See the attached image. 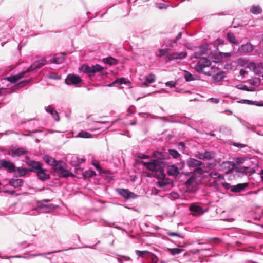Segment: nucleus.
<instances>
[{
	"mask_svg": "<svg viewBox=\"0 0 263 263\" xmlns=\"http://www.w3.org/2000/svg\"><path fill=\"white\" fill-rule=\"evenodd\" d=\"M46 59L42 58L39 60L34 61L25 71H22L17 74L7 77L6 79L12 83H18L20 80L24 77V74L26 72L34 71L37 69L41 68L46 64Z\"/></svg>",
	"mask_w": 263,
	"mask_h": 263,
	"instance_id": "nucleus-1",
	"label": "nucleus"
},
{
	"mask_svg": "<svg viewBox=\"0 0 263 263\" xmlns=\"http://www.w3.org/2000/svg\"><path fill=\"white\" fill-rule=\"evenodd\" d=\"M211 64L212 62L209 59L206 58H201L195 66L194 69L199 73H203L206 76H211L212 74V71H204L203 69L205 68L210 67Z\"/></svg>",
	"mask_w": 263,
	"mask_h": 263,
	"instance_id": "nucleus-2",
	"label": "nucleus"
},
{
	"mask_svg": "<svg viewBox=\"0 0 263 263\" xmlns=\"http://www.w3.org/2000/svg\"><path fill=\"white\" fill-rule=\"evenodd\" d=\"M80 70L84 72L87 73L89 76L91 77L98 72H101L103 70V67L99 64H96L91 66L87 65H83L81 66Z\"/></svg>",
	"mask_w": 263,
	"mask_h": 263,
	"instance_id": "nucleus-3",
	"label": "nucleus"
},
{
	"mask_svg": "<svg viewBox=\"0 0 263 263\" xmlns=\"http://www.w3.org/2000/svg\"><path fill=\"white\" fill-rule=\"evenodd\" d=\"M187 53L186 52H170L167 53L165 57V60L166 62H169L172 60H180L186 58Z\"/></svg>",
	"mask_w": 263,
	"mask_h": 263,
	"instance_id": "nucleus-4",
	"label": "nucleus"
},
{
	"mask_svg": "<svg viewBox=\"0 0 263 263\" xmlns=\"http://www.w3.org/2000/svg\"><path fill=\"white\" fill-rule=\"evenodd\" d=\"M247 67L256 75H259L263 72V64L261 63L256 64L251 62L248 64Z\"/></svg>",
	"mask_w": 263,
	"mask_h": 263,
	"instance_id": "nucleus-5",
	"label": "nucleus"
},
{
	"mask_svg": "<svg viewBox=\"0 0 263 263\" xmlns=\"http://www.w3.org/2000/svg\"><path fill=\"white\" fill-rule=\"evenodd\" d=\"M117 192L122 197L126 199H135L138 196L134 193L130 192L128 189L118 188L116 189Z\"/></svg>",
	"mask_w": 263,
	"mask_h": 263,
	"instance_id": "nucleus-6",
	"label": "nucleus"
},
{
	"mask_svg": "<svg viewBox=\"0 0 263 263\" xmlns=\"http://www.w3.org/2000/svg\"><path fill=\"white\" fill-rule=\"evenodd\" d=\"M195 157L201 160H211L215 157V153L213 151H205L204 153L198 152Z\"/></svg>",
	"mask_w": 263,
	"mask_h": 263,
	"instance_id": "nucleus-7",
	"label": "nucleus"
},
{
	"mask_svg": "<svg viewBox=\"0 0 263 263\" xmlns=\"http://www.w3.org/2000/svg\"><path fill=\"white\" fill-rule=\"evenodd\" d=\"M26 163L29 167V169L28 170L30 172H37L42 167H43V164L41 162L34 160H30L27 161Z\"/></svg>",
	"mask_w": 263,
	"mask_h": 263,
	"instance_id": "nucleus-8",
	"label": "nucleus"
},
{
	"mask_svg": "<svg viewBox=\"0 0 263 263\" xmlns=\"http://www.w3.org/2000/svg\"><path fill=\"white\" fill-rule=\"evenodd\" d=\"M220 167L222 170L225 171L226 174H229L233 173L235 167V164L233 162L226 161L221 164Z\"/></svg>",
	"mask_w": 263,
	"mask_h": 263,
	"instance_id": "nucleus-9",
	"label": "nucleus"
},
{
	"mask_svg": "<svg viewBox=\"0 0 263 263\" xmlns=\"http://www.w3.org/2000/svg\"><path fill=\"white\" fill-rule=\"evenodd\" d=\"M82 80L79 76L69 74L65 79L67 85H76L81 82Z\"/></svg>",
	"mask_w": 263,
	"mask_h": 263,
	"instance_id": "nucleus-10",
	"label": "nucleus"
},
{
	"mask_svg": "<svg viewBox=\"0 0 263 263\" xmlns=\"http://www.w3.org/2000/svg\"><path fill=\"white\" fill-rule=\"evenodd\" d=\"M0 165L9 173L13 172L15 169V166L13 163L5 160H1Z\"/></svg>",
	"mask_w": 263,
	"mask_h": 263,
	"instance_id": "nucleus-11",
	"label": "nucleus"
},
{
	"mask_svg": "<svg viewBox=\"0 0 263 263\" xmlns=\"http://www.w3.org/2000/svg\"><path fill=\"white\" fill-rule=\"evenodd\" d=\"M27 151H26L24 148L18 147L11 149L9 155L12 157H20L23 155L27 154Z\"/></svg>",
	"mask_w": 263,
	"mask_h": 263,
	"instance_id": "nucleus-12",
	"label": "nucleus"
},
{
	"mask_svg": "<svg viewBox=\"0 0 263 263\" xmlns=\"http://www.w3.org/2000/svg\"><path fill=\"white\" fill-rule=\"evenodd\" d=\"M254 50L253 45L250 43L241 45L239 48V51L242 53H248L251 52Z\"/></svg>",
	"mask_w": 263,
	"mask_h": 263,
	"instance_id": "nucleus-13",
	"label": "nucleus"
},
{
	"mask_svg": "<svg viewBox=\"0 0 263 263\" xmlns=\"http://www.w3.org/2000/svg\"><path fill=\"white\" fill-rule=\"evenodd\" d=\"M46 170L44 169L42 167L36 172V176L39 179L44 181L50 178V175L47 173Z\"/></svg>",
	"mask_w": 263,
	"mask_h": 263,
	"instance_id": "nucleus-14",
	"label": "nucleus"
},
{
	"mask_svg": "<svg viewBox=\"0 0 263 263\" xmlns=\"http://www.w3.org/2000/svg\"><path fill=\"white\" fill-rule=\"evenodd\" d=\"M143 165L152 172L157 170V168L159 167L157 161L155 160L148 162H143Z\"/></svg>",
	"mask_w": 263,
	"mask_h": 263,
	"instance_id": "nucleus-15",
	"label": "nucleus"
},
{
	"mask_svg": "<svg viewBox=\"0 0 263 263\" xmlns=\"http://www.w3.org/2000/svg\"><path fill=\"white\" fill-rule=\"evenodd\" d=\"M156 77L154 73H150L145 77V81L142 84L143 86H148L150 84H152L156 81Z\"/></svg>",
	"mask_w": 263,
	"mask_h": 263,
	"instance_id": "nucleus-16",
	"label": "nucleus"
},
{
	"mask_svg": "<svg viewBox=\"0 0 263 263\" xmlns=\"http://www.w3.org/2000/svg\"><path fill=\"white\" fill-rule=\"evenodd\" d=\"M190 210L193 212L194 216L199 215L204 213V211L201 206L196 205H191L189 208Z\"/></svg>",
	"mask_w": 263,
	"mask_h": 263,
	"instance_id": "nucleus-17",
	"label": "nucleus"
},
{
	"mask_svg": "<svg viewBox=\"0 0 263 263\" xmlns=\"http://www.w3.org/2000/svg\"><path fill=\"white\" fill-rule=\"evenodd\" d=\"M187 163L189 167H196L197 166H201L203 164L202 162L201 161L192 158H190L188 159Z\"/></svg>",
	"mask_w": 263,
	"mask_h": 263,
	"instance_id": "nucleus-18",
	"label": "nucleus"
},
{
	"mask_svg": "<svg viewBox=\"0 0 263 263\" xmlns=\"http://www.w3.org/2000/svg\"><path fill=\"white\" fill-rule=\"evenodd\" d=\"M45 110L47 112L50 114V115L52 116V118L54 119L55 121H59L60 118L58 112L51 106L49 105L47 107H46Z\"/></svg>",
	"mask_w": 263,
	"mask_h": 263,
	"instance_id": "nucleus-19",
	"label": "nucleus"
},
{
	"mask_svg": "<svg viewBox=\"0 0 263 263\" xmlns=\"http://www.w3.org/2000/svg\"><path fill=\"white\" fill-rule=\"evenodd\" d=\"M248 186V183H239L236 185H232L231 192L234 193H239Z\"/></svg>",
	"mask_w": 263,
	"mask_h": 263,
	"instance_id": "nucleus-20",
	"label": "nucleus"
},
{
	"mask_svg": "<svg viewBox=\"0 0 263 263\" xmlns=\"http://www.w3.org/2000/svg\"><path fill=\"white\" fill-rule=\"evenodd\" d=\"M24 180L22 179H11L9 180V184L15 187H20L22 186Z\"/></svg>",
	"mask_w": 263,
	"mask_h": 263,
	"instance_id": "nucleus-21",
	"label": "nucleus"
},
{
	"mask_svg": "<svg viewBox=\"0 0 263 263\" xmlns=\"http://www.w3.org/2000/svg\"><path fill=\"white\" fill-rule=\"evenodd\" d=\"M66 164L65 162L62 161H56L53 164L52 166V168L54 171H60L66 167Z\"/></svg>",
	"mask_w": 263,
	"mask_h": 263,
	"instance_id": "nucleus-22",
	"label": "nucleus"
},
{
	"mask_svg": "<svg viewBox=\"0 0 263 263\" xmlns=\"http://www.w3.org/2000/svg\"><path fill=\"white\" fill-rule=\"evenodd\" d=\"M167 173L169 175L176 176L179 174V172L177 166L171 165L168 167Z\"/></svg>",
	"mask_w": 263,
	"mask_h": 263,
	"instance_id": "nucleus-23",
	"label": "nucleus"
},
{
	"mask_svg": "<svg viewBox=\"0 0 263 263\" xmlns=\"http://www.w3.org/2000/svg\"><path fill=\"white\" fill-rule=\"evenodd\" d=\"M241 61V59H238L237 62H233L227 63L224 65V69L228 70H235L236 69L237 63H238Z\"/></svg>",
	"mask_w": 263,
	"mask_h": 263,
	"instance_id": "nucleus-24",
	"label": "nucleus"
},
{
	"mask_svg": "<svg viewBox=\"0 0 263 263\" xmlns=\"http://www.w3.org/2000/svg\"><path fill=\"white\" fill-rule=\"evenodd\" d=\"M102 61L104 63L109 65H115L118 63L117 60L111 57L103 58Z\"/></svg>",
	"mask_w": 263,
	"mask_h": 263,
	"instance_id": "nucleus-25",
	"label": "nucleus"
},
{
	"mask_svg": "<svg viewBox=\"0 0 263 263\" xmlns=\"http://www.w3.org/2000/svg\"><path fill=\"white\" fill-rule=\"evenodd\" d=\"M227 37L228 41L235 45L239 44V42L237 41L234 34L232 32H228L227 34Z\"/></svg>",
	"mask_w": 263,
	"mask_h": 263,
	"instance_id": "nucleus-26",
	"label": "nucleus"
},
{
	"mask_svg": "<svg viewBox=\"0 0 263 263\" xmlns=\"http://www.w3.org/2000/svg\"><path fill=\"white\" fill-rule=\"evenodd\" d=\"M154 177L158 180L164 179L165 177H166L164 170L161 168L156 170L155 173Z\"/></svg>",
	"mask_w": 263,
	"mask_h": 263,
	"instance_id": "nucleus-27",
	"label": "nucleus"
},
{
	"mask_svg": "<svg viewBox=\"0 0 263 263\" xmlns=\"http://www.w3.org/2000/svg\"><path fill=\"white\" fill-rule=\"evenodd\" d=\"M59 176L60 177H73V174L68 170H66L65 168L60 171Z\"/></svg>",
	"mask_w": 263,
	"mask_h": 263,
	"instance_id": "nucleus-28",
	"label": "nucleus"
},
{
	"mask_svg": "<svg viewBox=\"0 0 263 263\" xmlns=\"http://www.w3.org/2000/svg\"><path fill=\"white\" fill-rule=\"evenodd\" d=\"M225 77L224 72L221 71L213 76V80L216 82H219L223 80Z\"/></svg>",
	"mask_w": 263,
	"mask_h": 263,
	"instance_id": "nucleus-29",
	"label": "nucleus"
},
{
	"mask_svg": "<svg viewBox=\"0 0 263 263\" xmlns=\"http://www.w3.org/2000/svg\"><path fill=\"white\" fill-rule=\"evenodd\" d=\"M152 156L159 160H163L165 159V154L161 152L155 151L153 152Z\"/></svg>",
	"mask_w": 263,
	"mask_h": 263,
	"instance_id": "nucleus-30",
	"label": "nucleus"
},
{
	"mask_svg": "<svg viewBox=\"0 0 263 263\" xmlns=\"http://www.w3.org/2000/svg\"><path fill=\"white\" fill-rule=\"evenodd\" d=\"M43 160L45 161V162L47 164L52 166L53 165V164L55 162V160L54 158L47 155H45L43 157Z\"/></svg>",
	"mask_w": 263,
	"mask_h": 263,
	"instance_id": "nucleus-31",
	"label": "nucleus"
},
{
	"mask_svg": "<svg viewBox=\"0 0 263 263\" xmlns=\"http://www.w3.org/2000/svg\"><path fill=\"white\" fill-rule=\"evenodd\" d=\"M28 171L29 170L27 168L23 167H19L16 170V172L19 176H25Z\"/></svg>",
	"mask_w": 263,
	"mask_h": 263,
	"instance_id": "nucleus-32",
	"label": "nucleus"
},
{
	"mask_svg": "<svg viewBox=\"0 0 263 263\" xmlns=\"http://www.w3.org/2000/svg\"><path fill=\"white\" fill-rule=\"evenodd\" d=\"M250 12L254 14H258L262 12V9L260 6L254 5L251 7Z\"/></svg>",
	"mask_w": 263,
	"mask_h": 263,
	"instance_id": "nucleus-33",
	"label": "nucleus"
},
{
	"mask_svg": "<svg viewBox=\"0 0 263 263\" xmlns=\"http://www.w3.org/2000/svg\"><path fill=\"white\" fill-rule=\"evenodd\" d=\"M83 175L85 178H90L96 175V172L91 170L85 171L83 173Z\"/></svg>",
	"mask_w": 263,
	"mask_h": 263,
	"instance_id": "nucleus-34",
	"label": "nucleus"
},
{
	"mask_svg": "<svg viewBox=\"0 0 263 263\" xmlns=\"http://www.w3.org/2000/svg\"><path fill=\"white\" fill-rule=\"evenodd\" d=\"M124 80V79L123 78H120V79H117L115 81H114L113 82L108 84L107 86L109 87H112V86H115L116 85H120V84H123Z\"/></svg>",
	"mask_w": 263,
	"mask_h": 263,
	"instance_id": "nucleus-35",
	"label": "nucleus"
},
{
	"mask_svg": "<svg viewBox=\"0 0 263 263\" xmlns=\"http://www.w3.org/2000/svg\"><path fill=\"white\" fill-rule=\"evenodd\" d=\"M184 78L187 82H190L195 80L194 76L187 71L184 72Z\"/></svg>",
	"mask_w": 263,
	"mask_h": 263,
	"instance_id": "nucleus-36",
	"label": "nucleus"
},
{
	"mask_svg": "<svg viewBox=\"0 0 263 263\" xmlns=\"http://www.w3.org/2000/svg\"><path fill=\"white\" fill-rule=\"evenodd\" d=\"M78 137L83 138H91L92 135L90 133L88 132L85 131H82L79 133Z\"/></svg>",
	"mask_w": 263,
	"mask_h": 263,
	"instance_id": "nucleus-37",
	"label": "nucleus"
},
{
	"mask_svg": "<svg viewBox=\"0 0 263 263\" xmlns=\"http://www.w3.org/2000/svg\"><path fill=\"white\" fill-rule=\"evenodd\" d=\"M64 59L63 57H54L51 60V62L55 64H61L63 62Z\"/></svg>",
	"mask_w": 263,
	"mask_h": 263,
	"instance_id": "nucleus-38",
	"label": "nucleus"
},
{
	"mask_svg": "<svg viewBox=\"0 0 263 263\" xmlns=\"http://www.w3.org/2000/svg\"><path fill=\"white\" fill-rule=\"evenodd\" d=\"M168 48L166 49H159V52L156 53V55L158 57H161L167 54Z\"/></svg>",
	"mask_w": 263,
	"mask_h": 263,
	"instance_id": "nucleus-39",
	"label": "nucleus"
},
{
	"mask_svg": "<svg viewBox=\"0 0 263 263\" xmlns=\"http://www.w3.org/2000/svg\"><path fill=\"white\" fill-rule=\"evenodd\" d=\"M156 185L158 187H159L160 188H164L168 185V184H166V182H165V181L164 179L159 180L156 183Z\"/></svg>",
	"mask_w": 263,
	"mask_h": 263,
	"instance_id": "nucleus-40",
	"label": "nucleus"
},
{
	"mask_svg": "<svg viewBox=\"0 0 263 263\" xmlns=\"http://www.w3.org/2000/svg\"><path fill=\"white\" fill-rule=\"evenodd\" d=\"M209 176L213 179L223 178L222 175L220 174H219L218 172H210L209 174Z\"/></svg>",
	"mask_w": 263,
	"mask_h": 263,
	"instance_id": "nucleus-41",
	"label": "nucleus"
},
{
	"mask_svg": "<svg viewBox=\"0 0 263 263\" xmlns=\"http://www.w3.org/2000/svg\"><path fill=\"white\" fill-rule=\"evenodd\" d=\"M92 164L94 166L96 169L100 173H104V172L103 171L102 169L99 165L98 162L96 160H93L92 162Z\"/></svg>",
	"mask_w": 263,
	"mask_h": 263,
	"instance_id": "nucleus-42",
	"label": "nucleus"
},
{
	"mask_svg": "<svg viewBox=\"0 0 263 263\" xmlns=\"http://www.w3.org/2000/svg\"><path fill=\"white\" fill-rule=\"evenodd\" d=\"M183 251V249H179V248H173L170 249V253L173 255H177L181 253Z\"/></svg>",
	"mask_w": 263,
	"mask_h": 263,
	"instance_id": "nucleus-43",
	"label": "nucleus"
},
{
	"mask_svg": "<svg viewBox=\"0 0 263 263\" xmlns=\"http://www.w3.org/2000/svg\"><path fill=\"white\" fill-rule=\"evenodd\" d=\"M169 154L171 155L174 158H177L180 155V154L175 149H170Z\"/></svg>",
	"mask_w": 263,
	"mask_h": 263,
	"instance_id": "nucleus-44",
	"label": "nucleus"
},
{
	"mask_svg": "<svg viewBox=\"0 0 263 263\" xmlns=\"http://www.w3.org/2000/svg\"><path fill=\"white\" fill-rule=\"evenodd\" d=\"M176 41L174 40H169L167 42H166L165 46L167 47V48H174L176 44Z\"/></svg>",
	"mask_w": 263,
	"mask_h": 263,
	"instance_id": "nucleus-45",
	"label": "nucleus"
},
{
	"mask_svg": "<svg viewBox=\"0 0 263 263\" xmlns=\"http://www.w3.org/2000/svg\"><path fill=\"white\" fill-rule=\"evenodd\" d=\"M149 251H139V250H136V254L140 257H144V256L148 254Z\"/></svg>",
	"mask_w": 263,
	"mask_h": 263,
	"instance_id": "nucleus-46",
	"label": "nucleus"
},
{
	"mask_svg": "<svg viewBox=\"0 0 263 263\" xmlns=\"http://www.w3.org/2000/svg\"><path fill=\"white\" fill-rule=\"evenodd\" d=\"M196 167V168L194 170V174L202 175L204 173V171L200 166H197Z\"/></svg>",
	"mask_w": 263,
	"mask_h": 263,
	"instance_id": "nucleus-47",
	"label": "nucleus"
},
{
	"mask_svg": "<svg viewBox=\"0 0 263 263\" xmlns=\"http://www.w3.org/2000/svg\"><path fill=\"white\" fill-rule=\"evenodd\" d=\"M76 159H77V161L76 162V161H72V164L73 165H74V166H76L79 164H81L83 162H84L86 160L85 159H79L78 158V157H76Z\"/></svg>",
	"mask_w": 263,
	"mask_h": 263,
	"instance_id": "nucleus-48",
	"label": "nucleus"
},
{
	"mask_svg": "<svg viewBox=\"0 0 263 263\" xmlns=\"http://www.w3.org/2000/svg\"><path fill=\"white\" fill-rule=\"evenodd\" d=\"M195 181V177L194 176H191L189 178L185 183V184L186 185H191L193 184Z\"/></svg>",
	"mask_w": 263,
	"mask_h": 263,
	"instance_id": "nucleus-49",
	"label": "nucleus"
},
{
	"mask_svg": "<svg viewBox=\"0 0 263 263\" xmlns=\"http://www.w3.org/2000/svg\"><path fill=\"white\" fill-rule=\"evenodd\" d=\"M208 49V45H202L200 47V50L203 54H205V52Z\"/></svg>",
	"mask_w": 263,
	"mask_h": 263,
	"instance_id": "nucleus-50",
	"label": "nucleus"
},
{
	"mask_svg": "<svg viewBox=\"0 0 263 263\" xmlns=\"http://www.w3.org/2000/svg\"><path fill=\"white\" fill-rule=\"evenodd\" d=\"M167 234L170 236H176L180 238H183V236H182V235L178 233L170 232H168Z\"/></svg>",
	"mask_w": 263,
	"mask_h": 263,
	"instance_id": "nucleus-51",
	"label": "nucleus"
},
{
	"mask_svg": "<svg viewBox=\"0 0 263 263\" xmlns=\"http://www.w3.org/2000/svg\"><path fill=\"white\" fill-rule=\"evenodd\" d=\"M215 44L217 45H223L224 44V40L218 38L215 40Z\"/></svg>",
	"mask_w": 263,
	"mask_h": 263,
	"instance_id": "nucleus-52",
	"label": "nucleus"
},
{
	"mask_svg": "<svg viewBox=\"0 0 263 263\" xmlns=\"http://www.w3.org/2000/svg\"><path fill=\"white\" fill-rule=\"evenodd\" d=\"M175 85H176V83L172 81H168L165 83V85L166 86H168L171 88L175 87Z\"/></svg>",
	"mask_w": 263,
	"mask_h": 263,
	"instance_id": "nucleus-53",
	"label": "nucleus"
},
{
	"mask_svg": "<svg viewBox=\"0 0 263 263\" xmlns=\"http://www.w3.org/2000/svg\"><path fill=\"white\" fill-rule=\"evenodd\" d=\"M4 193H8L9 194L14 195V196H17L18 195L16 193L15 191L14 190H6L4 191Z\"/></svg>",
	"mask_w": 263,
	"mask_h": 263,
	"instance_id": "nucleus-54",
	"label": "nucleus"
},
{
	"mask_svg": "<svg viewBox=\"0 0 263 263\" xmlns=\"http://www.w3.org/2000/svg\"><path fill=\"white\" fill-rule=\"evenodd\" d=\"M222 186L227 190L230 189L231 190L232 185L229 183L224 182L222 183Z\"/></svg>",
	"mask_w": 263,
	"mask_h": 263,
	"instance_id": "nucleus-55",
	"label": "nucleus"
},
{
	"mask_svg": "<svg viewBox=\"0 0 263 263\" xmlns=\"http://www.w3.org/2000/svg\"><path fill=\"white\" fill-rule=\"evenodd\" d=\"M209 100L213 103H215V104H217L218 103H219V99H218V98H211L210 99H209Z\"/></svg>",
	"mask_w": 263,
	"mask_h": 263,
	"instance_id": "nucleus-56",
	"label": "nucleus"
},
{
	"mask_svg": "<svg viewBox=\"0 0 263 263\" xmlns=\"http://www.w3.org/2000/svg\"><path fill=\"white\" fill-rule=\"evenodd\" d=\"M128 112L129 114H135L136 112V108L134 106H130L128 108Z\"/></svg>",
	"mask_w": 263,
	"mask_h": 263,
	"instance_id": "nucleus-57",
	"label": "nucleus"
},
{
	"mask_svg": "<svg viewBox=\"0 0 263 263\" xmlns=\"http://www.w3.org/2000/svg\"><path fill=\"white\" fill-rule=\"evenodd\" d=\"M178 147L181 150H184L185 147V144L183 142H179L178 143Z\"/></svg>",
	"mask_w": 263,
	"mask_h": 263,
	"instance_id": "nucleus-58",
	"label": "nucleus"
},
{
	"mask_svg": "<svg viewBox=\"0 0 263 263\" xmlns=\"http://www.w3.org/2000/svg\"><path fill=\"white\" fill-rule=\"evenodd\" d=\"M203 54L202 52L200 51V52H196L194 53V57L197 59L200 58L201 56Z\"/></svg>",
	"mask_w": 263,
	"mask_h": 263,
	"instance_id": "nucleus-59",
	"label": "nucleus"
},
{
	"mask_svg": "<svg viewBox=\"0 0 263 263\" xmlns=\"http://www.w3.org/2000/svg\"><path fill=\"white\" fill-rule=\"evenodd\" d=\"M164 179L165 180V182H166V184H167L168 185H170V184H172L173 183V181L171 179H170L168 178H166L165 177Z\"/></svg>",
	"mask_w": 263,
	"mask_h": 263,
	"instance_id": "nucleus-60",
	"label": "nucleus"
},
{
	"mask_svg": "<svg viewBox=\"0 0 263 263\" xmlns=\"http://www.w3.org/2000/svg\"><path fill=\"white\" fill-rule=\"evenodd\" d=\"M66 250H67V249L62 250L54 251L53 252H47L45 254H46V255H50V254H51L52 253H56L60 252H62V251H66Z\"/></svg>",
	"mask_w": 263,
	"mask_h": 263,
	"instance_id": "nucleus-61",
	"label": "nucleus"
},
{
	"mask_svg": "<svg viewBox=\"0 0 263 263\" xmlns=\"http://www.w3.org/2000/svg\"><path fill=\"white\" fill-rule=\"evenodd\" d=\"M220 55L221 56L222 58H223V57H229L231 55L230 53H223V52H221L220 53Z\"/></svg>",
	"mask_w": 263,
	"mask_h": 263,
	"instance_id": "nucleus-62",
	"label": "nucleus"
},
{
	"mask_svg": "<svg viewBox=\"0 0 263 263\" xmlns=\"http://www.w3.org/2000/svg\"><path fill=\"white\" fill-rule=\"evenodd\" d=\"M181 36H182V33L179 32L178 34V35L176 36V37L174 40L176 41V42H177V41L181 39Z\"/></svg>",
	"mask_w": 263,
	"mask_h": 263,
	"instance_id": "nucleus-63",
	"label": "nucleus"
},
{
	"mask_svg": "<svg viewBox=\"0 0 263 263\" xmlns=\"http://www.w3.org/2000/svg\"><path fill=\"white\" fill-rule=\"evenodd\" d=\"M234 145L239 148H243L245 146V145L239 143H235Z\"/></svg>",
	"mask_w": 263,
	"mask_h": 263,
	"instance_id": "nucleus-64",
	"label": "nucleus"
}]
</instances>
